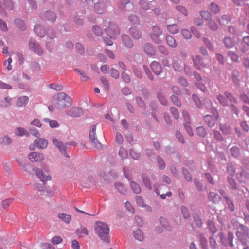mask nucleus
I'll use <instances>...</instances> for the list:
<instances>
[{"instance_id": "6e6552de", "label": "nucleus", "mask_w": 249, "mask_h": 249, "mask_svg": "<svg viewBox=\"0 0 249 249\" xmlns=\"http://www.w3.org/2000/svg\"><path fill=\"white\" fill-rule=\"evenodd\" d=\"M140 29L139 26H132L130 28V35L134 39L137 40L141 37L142 33Z\"/></svg>"}, {"instance_id": "c9c22d12", "label": "nucleus", "mask_w": 249, "mask_h": 249, "mask_svg": "<svg viewBox=\"0 0 249 249\" xmlns=\"http://www.w3.org/2000/svg\"><path fill=\"white\" fill-rule=\"evenodd\" d=\"M201 17L205 20L209 21L212 19V14L208 11H201L200 12Z\"/></svg>"}, {"instance_id": "ea45409f", "label": "nucleus", "mask_w": 249, "mask_h": 249, "mask_svg": "<svg viewBox=\"0 0 249 249\" xmlns=\"http://www.w3.org/2000/svg\"><path fill=\"white\" fill-rule=\"evenodd\" d=\"M12 104V98L9 96L6 97L4 100L1 101L0 106L2 107H7Z\"/></svg>"}, {"instance_id": "bf43d9fd", "label": "nucleus", "mask_w": 249, "mask_h": 249, "mask_svg": "<svg viewBox=\"0 0 249 249\" xmlns=\"http://www.w3.org/2000/svg\"><path fill=\"white\" fill-rule=\"evenodd\" d=\"M92 30L98 36H101L103 34V31L102 29L98 26H95L93 27Z\"/></svg>"}, {"instance_id": "603ef678", "label": "nucleus", "mask_w": 249, "mask_h": 249, "mask_svg": "<svg viewBox=\"0 0 249 249\" xmlns=\"http://www.w3.org/2000/svg\"><path fill=\"white\" fill-rule=\"evenodd\" d=\"M170 112L172 114L173 117L175 119H178L179 117V114L178 112V110L174 107H170Z\"/></svg>"}, {"instance_id": "a18cd8bd", "label": "nucleus", "mask_w": 249, "mask_h": 249, "mask_svg": "<svg viewBox=\"0 0 249 249\" xmlns=\"http://www.w3.org/2000/svg\"><path fill=\"white\" fill-rule=\"evenodd\" d=\"M208 25L211 30L213 31L217 30L218 27L217 24L212 19L208 21Z\"/></svg>"}, {"instance_id": "b1692460", "label": "nucleus", "mask_w": 249, "mask_h": 249, "mask_svg": "<svg viewBox=\"0 0 249 249\" xmlns=\"http://www.w3.org/2000/svg\"><path fill=\"white\" fill-rule=\"evenodd\" d=\"M145 52L149 55H153L155 53V50L151 44H146L144 47Z\"/></svg>"}, {"instance_id": "aec40b11", "label": "nucleus", "mask_w": 249, "mask_h": 249, "mask_svg": "<svg viewBox=\"0 0 249 249\" xmlns=\"http://www.w3.org/2000/svg\"><path fill=\"white\" fill-rule=\"evenodd\" d=\"M122 39L123 43L128 48H132L133 46V41L130 39L129 37L126 35L122 36Z\"/></svg>"}, {"instance_id": "052dcab7", "label": "nucleus", "mask_w": 249, "mask_h": 249, "mask_svg": "<svg viewBox=\"0 0 249 249\" xmlns=\"http://www.w3.org/2000/svg\"><path fill=\"white\" fill-rule=\"evenodd\" d=\"M62 241V238L58 236L53 237L51 239V242L54 245L58 244L61 243Z\"/></svg>"}, {"instance_id": "f704fd0d", "label": "nucleus", "mask_w": 249, "mask_h": 249, "mask_svg": "<svg viewBox=\"0 0 249 249\" xmlns=\"http://www.w3.org/2000/svg\"><path fill=\"white\" fill-rule=\"evenodd\" d=\"M45 16L47 19L51 22L54 21L56 18V14L51 11L46 12L45 13Z\"/></svg>"}, {"instance_id": "bb28decb", "label": "nucleus", "mask_w": 249, "mask_h": 249, "mask_svg": "<svg viewBox=\"0 0 249 249\" xmlns=\"http://www.w3.org/2000/svg\"><path fill=\"white\" fill-rule=\"evenodd\" d=\"M216 98L218 100L220 104L222 105L223 106L226 107L228 106L227 98L225 96V94L224 95H218L217 96Z\"/></svg>"}, {"instance_id": "4c0bfd02", "label": "nucleus", "mask_w": 249, "mask_h": 249, "mask_svg": "<svg viewBox=\"0 0 249 249\" xmlns=\"http://www.w3.org/2000/svg\"><path fill=\"white\" fill-rule=\"evenodd\" d=\"M44 121L49 124V125L52 128L57 127L59 126V123L55 120H52L49 118H44Z\"/></svg>"}, {"instance_id": "e2e57ef3", "label": "nucleus", "mask_w": 249, "mask_h": 249, "mask_svg": "<svg viewBox=\"0 0 249 249\" xmlns=\"http://www.w3.org/2000/svg\"><path fill=\"white\" fill-rule=\"evenodd\" d=\"M182 172L184 176V178L188 181H192V177L190 175V174L188 172V171L184 169H182Z\"/></svg>"}, {"instance_id": "20e7f679", "label": "nucleus", "mask_w": 249, "mask_h": 249, "mask_svg": "<svg viewBox=\"0 0 249 249\" xmlns=\"http://www.w3.org/2000/svg\"><path fill=\"white\" fill-rule=\"evenodd\" d=\"M105 31L110 38H114L116 36L119 35L120 33L119 28L113 23H109L107 27L105 29Z\"/></svg>"}, {"instance_id": "5fc2aeb1", "label": "nucleus", "mask_w": 249, "mask_h": 249, "mask_svg": "<svg viewBox=\"0 0 249 249\" xmlns=\"http://www.w3.org/2000/svg\"><path fill=\"white\" fill-rule=\"evenodd\" d=\"M157 162L159 167L161 169H164L165 167V163L163 160L160 156L157 157Z\"/></svg>"}, {"instance_id": "72a5a7b5", "label": "nucleus", "mask_w": 249, "mask_h": 249, "mask_svg": "<svg viewBox=\"0 0 249 249\" xmlns=\"http://www.w3.org/2000/svg\"><path fill=\"white\" fill-rule=\"evenodd\" d=\"M115 186L120 193L124 195L127 193V190L123 184L117 182L115 184Z\"/></svg>"}, {"instance_id": "39448f33", "label": "nucleus", "mask_w": 249, "mask_h": 249, "mask_svg": "<svg viewBox=\"0 0 249 249\" xmlns=\"http://www.w3.org/2000/svg\"><path fill=\"white\" fill-rule=\"evenodd\" d=\"M162 35V31L158 26H154L152 27V31L150 33V36L153 41L156 43H160L161 40L159 37Z\"/></svg>"}, {"instance_id": "dca6fc26", "label": "nucleus", "mask_w": 249, "mask_h": 249, "mask_svg": "<svg viewBox=\"0 0 249 249\" xmlns=\"http://www.w3.org/2000/svg\"><path fill=\"white\" fill-rule=\"evenodd\" d=\"M35 144L39 149H45L47 147L48 142L46 139L37 138L35 140Z\"/></svg>"}, {"instance_id": "c85d7f7f", "label": "nucleus", "mask_w": 249, "mask_h": 249, "mask_svg": "<svg viewBox=\"0 0 249 249\" xmlns=\"http://www.w3.org/2000/svg\"><path fill=\"white\" fill-rule=\"evenodd\" d=\"M224 43L227 48H232L234 46V42L232 39L229 37H226L224 39Z\"/></svg>"}, {"instance_id": "c03bdc74", "label": "nucleus", "mask_w": 249, "mask_h": 249, "mask_svg": "<svg viewBox=\"0 0 249 249\" xmlns=\"http://www.w3.org/2000/svg\"><path fill=\"white\" fill-rule=\"evenodd\" d=\"M196 132L197 134L201 137H204L206 135V131L204 128L202 126H199L196 129Z\"/></svg>"}, {"instance_id": "e433bc0d", "label": "nucleus", "mask_w": 249, "mask_h": 249, "mask_svg": "<svg viewBox=\"0 0 249 249\" xmlns=\"http://www.w3.org/2000/svg\"><path fill=\"white\" fill-rule=\"evenodd\" d=\"M209 9L213 13L217 14L220 11L219 6L214 2H212L209 6Z\"/></svg>"}, {"instance_id": "a878e982", "label": "nucleus", "mask_w": 249, "mask_h": 249, "mask_svg": "<svg viewBox=\"0 0 249 249\" xmlns=\"http://www.w3.org/2000/svg\"><path fill=\"white\" fill-rule=\"evenodd\" d=\"M231 78L235 84L238 85L240 83L239 72L237 71H233L232 72Z\"/></svg>"}, {"instance_id": "69168bd1", "label": "nucleus", "mask_w": 249, "mask_h": 249, "mask_svg": "<svg viewBox=\"0 0 249 249\" xmlns=\"http://www.w3.org/2000/svg\"><path fill=\"white\" fill-rule=\"evenodd\" d=\"M110 74L115 79H118L119 77V72L116 69L112 68L110 70Z\"/></svg>"}, {"instance_id": "5701e85b", "label": "nucleus", "mask_w": 249, "mask_h": 249, "mask_svg": "<svg viewBox=\"0 0 249 249\" xmlns=\"http://www.w3.org/2000/svg\"><path fill=\"white\" fill-rule=\"evenodd\" d=\"M34 31L37 35L40 37H43L45 35V31L43 27L36 25L34 27Z\"/></svg>"}, {"instance_id": "2eb2a0df", "label": "nucleus", "mask_w": 249, "mask_h": 249, "mask_svg": "<svg viewBox=\"0 0 249 249\" xmlns=\"http://www.w3.org/2000/svg\"><path fill=\"white\" fill-rule=\"evenodd\" d=\"M151 68L153 71L156 75L160 74L162 71V67L156 61H153L151 64Z\"/></svg>"}, {"instance_id": "49530a36", "label": "nucleus", "mask_w": 249, "mask_h": 249, "mask_svg": "<svg viewBox=\"0 0 249 249\" xmlns=\"http://www.w3.org/2000/svg\"><path fill=\"white\" fill-rule=\"evenodd\" d=\"M142 181L145 186L149 189H152V186L151 183L150 182L149 180L147 178V177L145 175H142Z\"/></svg>"}, {"instance_id": "393cba45", "label": "nucleus", "mask_w": 249, "mask_h": 249, "mask_svg": "<svg viewBox=\"0 0 249 249\" xmlns=\"http://www.w3.org/2000/svg\"><path fill=\"white\" fill-rule=\"evenodd\" d=\"M209 199L210 201H213L214 203H218L220 200V196L214 192H211L209 195Z\"/></svg>"}, {"instance_id": "7c9ffc66", "label": "nucleus", "mask_w": 249, "mask_h": 249, "mask_svg": "<svg viewBox=\"0 0 249 249\" xmlns=\"http://www.w3.org/2000/svg\"><path fill=\"white\" fill-rule=\"evenodd\" d=\"M230 18L228 16L224 15L218 19L219 24L221 25H227L230 22Z\"/></svg>"}, {"instance_id": "a19ab883", "label": "nucleus", "mask_w": 249, "mask_h": 249, "mask_svg": "<svg viewBox=\"0 0 249 249\" xmlns=\"http://www.w3.org/2000/svg\"><path fill=\"white\" fill-rule=\"evenodd\" d=\"M77 234L79 236H83L84 235H87L88 234V230L84 227H80L77 230Z\"/></svg>"}, {"instance_id": "473e14b6", "label": "nucleus", "mask_w": 249, "mask_h": 249, "mask_svg": "<svg viewBox=\"0 0 249 249\" xmlns=\"http://www.w3.org/2000/svg\"><path fill=\"white\" fill-rule=\"evenodd\" d=\"M15 24L20 30L24 31L26 29V26L23 21L20 19H16L14 21Z\"/></svg>"}, {"instance_id": "0e129e2a", "label": "nucleus", "mask_w": 249, "mask_h": 249, "mask_svg": "<svg viewBox=\"0 0 249 249\" xmlns=\"http://www.w3.org/2000/svg\"><path fill=\"white\" fill-rule=\"evenodd\" d=\"M181 212L182 213V215L184 218L187 219L189 217V213L188 212V209L185 207L182 206L181 207Z\"/></svg>"}, {"instance_id": "864d4df0", "label": "nucleus", "mask_w": 249, "mask_h": 249, "mask_svg": "<svg viewBox=\"0 0 249 249\" xmlns=\"http://www.w3.org/2000/svg\"><path fill=\"white\" fill-rule=\"evenodd\" d=\"M228 56L234 62H236L238 60V56L234 52L230 51L228 53Z\"/></svg>"}, {"instance_id": "2f4dec72", "label": "nucleus", "mask_w": 249, "mask_h": 249, "mask_svg": "<svg viewBox=\"0 0 249 249\" xmlns=\"http://www.w3.org/2000/svg\"><path fill=\"white\" fill-rule=\"evenodd\" d=\"M58 216L62 221L66 223H69L71 220V216L65 213H59Z\"/></svg>"}, {"instance_id": "f257e3e1", "label": "nucleus", "mask_w": 249, "mask_h": 249, "mask_svg": "<svg viewBox=\"0 0 249 249\" xmlns=\"http://www.w3.org/2000/svg\"><path fill=\"white\" fill-rule=\"evenodd\" d=\"M94 229L96 233L105 242H109V228L107 224L98 221L95 223Z\"/></svg>"}, {"instance_id": "423d86ee", "label": "nucleus", "mask_w": 249, "mask_h": 249, "mask_svg": "<svg viewBox=\"0 0 249 249\" xmlns=\"http://www.w3.org/2000/svg\"><path fill=\"white\" fill-rule=\"evenodd\" d=\"M236 235L241 241L245 239H249V231L248 227L242 224H240L239 231L236 232Z\"/></svg>"}, {"instance_id": "338daca9", "label": "nucleus", "mask_w": 249, "mask_h": 249, "mask_svg": "<svg viewBox=\"0 0 249 249\" xmlns=\"http://www.w3.org/2000/svg\"><path fill=\"white\" fill-rule=\"evenodd\" d=\"M12 62V59L11 58H9L7 60H5L4 62V65L6 66V69L8 70H11L12 69V66L11 64Z\"/></svg>"}, {"instance_id": "13d9d810", "label": "nucleus", "mask_w": 249, "mask_h": 249, "mask_svg": "<svg viewBox=\"0 0 249 249\" xmlns=\"http://www.w3.org/2000/svg\"><path fill=\"white\" fill-rule=\"evenodd\" d=\"M158 49L163 55H167L169 54L168 50L165 46L160 45L158 46Z\"/></svg>"}, {"instance_id": "f8f14e48", "label": "nucleus", "mask_w": 249, "mask_h": 249, "mask_svg": "<svg viewBox=\"0 0 249 249\" xmlns=\"http://www.w3.org/2000/svg\"><path fill=\"white\" fill-rule=\"evenodd\" d=\"M194 65L197 69H200L202 67H205L206 64L204 63L203 60L200 56L196 55L193 59Z\"/></svg>"}, {"instance_id": "412c9836", "label": "nucleus", "mask_w": 249, "mask_h": 249, "mask_svg": "<svg viewBox=\"0 0 249 249\" xmlns=\"http://www.w3.org/2000/svg\"><path fill=\"white\" fill-rule=\"evenodd\" d=\"M153 1L154 0H141L139 4L142 9L146 10L150 8V3Z\"/></svg>"}, {"instance_id": "79ce46f5", "label": "nucleus", "mask_w": 249, "mask_h": 249, "mask_svg": "<svg viewBox=\"0 0 249 249\" xmlns=\"http://www.w3.org/2000/svg\"><path fill=\"white\" fill-rule=\"evenodd\" d=\"M171 100L173 103L177 107H180L181 106V103L179 98L174 95H172L170 97Z\"/></svg>"}, {"instance_id": "a211bd4d", "label": "nucleus", "mask_w": 249, "mask_h": 249, "mask_svg": "<svg viewBox=\"0 0 249 249\" xmlns=\"http://www.w3.org/2000/svg\"><path fill=\"white\" fill-rule=\"evenodd\" d=\"M165 40L167 44L170 47L176 48L177 46V43L175 39L171 36L166 35L165 36Z\"/></svg>"}, {"instance_id": "37998d69", "label": "nucleus", "mask_w": 249, "mask_h": 249, "mask_svg": "<svg viewBox=\"0 0 249 249\" xmlns=\"http://www.w3.org/2000/svg\"><path fill=\"white\" fill-rule=\"evenodd\" d=\"M15 134L18 136H22L27 135V131L24 128L21 127H17L15 130Z\"/></svg>"}, {"instance_id": "3c124183", "label": "nucleus", "mask_w": 249, "mask_h": 249, "mask_svg": "<svg viewBox=\"0 0 249 249\" xmlns=\"http://www.w3.org/2000/svg\"><path fill=\"white\" fill-rule=\"evenodd\" d=\"M231 152L232 156L235 158H237L240 155L239 148L236 146H234L231 149Z\"/></svg>"}, {"instance_id": "c756f323", "label": "nucleus", "mask_w": 249, "mask_h": 249, "mask_svg": "<svg viewBox=\"0 0 249 249\" xmlns=\"http://www.w3.org/2000/svg\"><path fill=\"white\" fill-rule=\"evenodd\" d=\"M130 187L134 193L139 194L141 193V187L137 182L135 181H132L130 183Z\"/></svg>"}, {"instance_id": "f3484780", "label": "nucleus", "mask_w": 249, "mask_h": 249, "mask_svg": "<svg viewBox=\"0 0 249 249\" xmlns=\"http://www.w3.org/2000/svg\"><path fill=\"white\" fill-rule=\"evenodd\" d=\"M53 144L55 145L59 150V151L62 153L65 151V146L64 145L61 141L58 139L53 138L52 140Z\"/></svg>"}, {"instance_id": "6ab92c4d", "label": "nucleus", "mask_w": 249, "mask_h": 249, "mask_svg": "<svg viewBox=\"0 0 249 249\" xmlns=\"http://www.w3.org/2000/svg\"><path fill=\"white\" fill-rule=\"evenodd\" d=\"M166 25L167 30L170 33L174 34L178 33L179 28L176 24H169L166 22Z\"/></svg>"}, {"instance_id": "7ed1b4c3", "label": "nucleus", "mask_w": 249, "mask_h": 249, "mask_svg": "<svg viewBox=\"0 0 249 249\" xmlns=\"http://www.w3.org/2000/svg\"><path fill=\"white\" fill-rule=\"evenodd\" d=\"M212 111L213 117L210 115H206L204 117L205 123L210 127H214L216 121L219 118V113L216 109H213Z\"/></svg>"}, {"instance_id": "9b49d317", "label": "nucleus", "mask_w": 249, "mask_h": 249, "mask_svg": "<svg viewBox=\"0 0 249 249\" xmlns=\"http://www.w3.org/2000/svg\"><path fill=\"white\" fill-rule=\"evenodd\" d=\"M29 46L30 50L37 54L41 55L43 54V49L38 43L31 42L29 43Z\"/></svg>"}, {"instance_id": "774afa93", "label": "nucleus", "mask_w": 249, "mask_h": 249, "mask_svg": "<svg viewBox=\"0 0 249 249\" xmlns=\"http://www.w3.org/2000/svg\"><path fill=\"white\" fill-rule=\"evenodd\" d=\"M129 20L133 24H137L139 22V18L135 15H131L129 17Z\"/></svg>"}, {"instance_id": "09e8293b", "label": "nucleus", "mask_w": 249, "mask_h": 249, "mask_svg": "<svg viewBox=\"0 0 249 249\" xmlns=\"http://www.w3.org/2000/svg\"><path fill=\"white\" fill-rule=\"evenodd\" d=\"M136 101L139 107L142 108L143 110L146 108V106L144 101L140 97H137L136 98Z\"/></svg>"}, {"instance_id": "58836bf2", "label": "nucleus", "mask_w": 249, "mask_h": 249, "mask_svg": "<svg viewBox=\"0 0 249 249\" xmlns=\"http://www.w3.org/2000/svg\"><path fill=\"white\" fill-rule=\"evenodd\" d=\"M220 129L224 135L229 134L231 132L230 126L227 124H221Z\"/></svg>"}, {"instance_id": "ddd939ff", "label": "nucleus", "mask_w": 249, "mask_h": 249, "mask_svg": "<svg viewBox=\"0 0 249 249\" xmlns=\"http://www.w3.org/2000/svg\"><path fill=\"white\" fill-rule=\"evenodd\" d=\"M118 6L122 10L129 11L133 9V5L129 2V0H120Z\"/></svg>"}, {"instance_id": "4d7b16f0", "label": "nucleus", "mask_w": 249, "mask_h": 249, "mask_svg": "<svg viewBox=\"0 0 249 249\" xmlns=\"http://www.w3.org/2000/svg\"><path fill=\"white\" fill-rule=\"evenodd\" d=\"M195 85L196 87H197L200 90H201L203 92H205L207 91V89L206 87L203 83L199 82H196L195 83Z\"/></svg>"}, {"instance_id": "8fccbe9b", "label": "nucleus", "mask_w": 249, "mask_h": 249, "mask_svg": "<svg viewBox=\"0 0 249 249\" xmlns=\"http://www.w3.org/2000/svg\"><path fill=\"white\" fill-rule=\"evenodd\" d=\"M225 95L227 98V99L231 103H237V100L236 98L233 96V95L227 91H226L225 92Z\"/></svg>"}, {"instance_id": "4be33fe9", "label": "nucleus", "mask_w": 249, "mask_h": 249, "mask_svg": "<svg viewBox=\"0 0 249 249\" xmlns=\"http://www.w3.org/2000/svg\"><path fill=\"white\" fill-rule=\"evenodd\" d=\"M184 67V65L181 60H175L173 62V68L176 71H181Z\"/></svg>"}, {"instance_id": "4468645a", "label": "nucleus", "mask_w": 249, "mask_h": 249, "mask_svg": "<svg viewBox=\"0 0 249 249\" xmlns=\"http://www.w3.org/2000/svg\"><path fill=\"white\" fill-rule=\"evenodd\" d=\"M29 102V98L27 96H22L18 97L16 101V104L18 107H25Z\"/></svg>"}, {"instance_id": "de8ad7c7", "label": "nucleus", "mask_w": 249, "mask_h": 249, "mask_svg": "<svg viewBox=\"0 0 249 249\" xmlns=\"http://www.w3.org/2000/svg\"><path fill=\"white\" fill-rule=\"evenodd\" d=\"M192 98L196 106L198 108H201L202 106V103L196 94H193Z\"/></svg>"}, {"instance_id": "cd10ccee", "label": "nucleus", "mask_w": 249, "mask_h": 249, "mask_svg": "<svg viewBox=\"0 0 249 249\" xmlns=\"http://www.w3.org/2000/svg\"><path fill=\"white\" fill-rule=\"evenodd\" d=\"M133 235L135 239L140 241H141L143 239L142 231L139 229H137L134 231Z\"/></svg>"}, {"instance_id": "f03ea898", "label": "nucleus", "mask_w": 249, "mask_h": 249, "mask_svg": "<svg viewBox=\"0 0 249 249\" xmlns=\"http://www.w3.org/2000/svg\"><path fill=\"white\" fill-rule=\"evenodd\" d=\"M57 105L59 108L69 107L71 105L70 98L64 92H60L57 96Z\"/></svg>"}, {"instance_id": "680f3d73", "label": "nucleus", "mask_w": 249, "mask_h": 249, "mask_svg": "<svg viewBox=\"0 0 249 249\" xmlns=\"http://www.w3.org/2000/svg\"><path fill=\"white\" fill-rule=\"evenodd\" d=\"M76 48L77 52L81 54H83L85 53L84 47L82 44L77 43L76 44Z\"/></svg>"}, {"instance_id": "6e6d98bb", "label": "nucleus", "mask_w": 249, "mask_h": 249, "mask_svg": "<svg viewBox=\"0 0 249 249\" xmlns=\"http://www.w3.org/2000/svg\"><path fill=\"white\" fill-rule=\"evenodd\" d=\"M181 34L184 38L186 39H189L191 37V34L190 31L186 29H183L181 30Z\"/></svg>"}, {"instance_id": "0eeeda50", "label": "nucleus", "mask_w": 249, "mask_h": 249, "mask_svg": "<svg viewBox=\"0 0 249 249\" xmlns=\"http://www.w3.org/2000/svg\"><path fill=\"white\" fill-rule=\"evenodd\" d=\"M33 171H34L35 174L37 176V177L40 179L41 181H42L44 184L48 180H51L52 179V177L50 175L45 176L42 171V170L40 169L37 168H35L33 169Z\"/></svg>"}, {"instance_id": "1a4fd4ad", "label": "nucleus", "mask_w": 249, "mask_h": 249, "mask_svg": "<svg viewBox=\"0 0 249 249\" xmlns=\"http://www.w3.org/2000/svg\"><path fill=\"white\" fill-rule=\"evenodd\" d=\"M29 159L32 162H40L44 158L42 153L33 152L29 154Z\"/></svg>"}, {"instance_id": "9d476101", "label": "nucleus", "mask_w": 249, "mask_h": 249, "mask_svg": "<svg viewBox=\"0 0 249 249\" xmlns=\"http://www.w3.org/2000/svg\"><path fill=\"white\" fill-rule=\"evenodd\" d=\"M82 113V110L81 108L78 107H72L67 111V115L73 117H78L80 116Z\"/></svg>"}]
</instances>
